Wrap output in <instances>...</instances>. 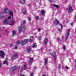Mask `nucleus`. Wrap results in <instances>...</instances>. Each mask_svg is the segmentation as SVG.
<instances>
[{
  "instance_id": "26",
  "label": "nucleus",
  "mask_w": 76,
  "mask_h": 76,
  "mask_svg": "<svg viewBox=\"0 0 76 76\" xmlns=\"http://www.w3.org/2000/svg\"><path fill=\"white\" fill-rule=\"evenodd\" d=\"M20 43H21V41H19L17 42H16V44H20Z\"/></svg>"
},
{
  "instance_id": "32",
  "label": "nucleus",
  "mask_w": 76,
  "mask_h": 76,
  "mask_svg": "<svg viewBox=\"0 0 76 76\" xmlns=\"http://www.w3.org/2000/svg\"><path fill=\"white\" fill-rule=\"evenodd\" d=\"M65 67L66 69H69V67H68V66H66Z\"/></svg>"
},
{
  "instance_id": "39",
  "label": "nucleus",
  "mask_w": 76,
  "mask_h": 76,
  "mask_svg": "<svg viewBox=\"0 0 76 76\" xmlns=\"http://www.w3.org/2000/svg\"><path fill=\"white\" fill-rule=\"evenodd\" d=\"M17 46H15V48H14V49H15V50H16L17 49Z\"/></svg>"
},
{
  "instance_id": "21",
  "label": "nucleus",
  "mask_w": 76,
  "mask_h": 76,
  "mask_svg": "<svg viewBox=\"0 0 76 76\" xmlns=\"http://www.w3.org/2000/svg\"><path fill=\"white\" fill-rule=\"evenodd\" d=\"M20 2L22 4H24L25 3V0H20Z\"/></svg>"
},
{
  "instance_id": "48",
  "label": "nucleus",
  "mask_w": 76,
  "mask_h": 76,
  "mask_svg": "<svg viewBox=\"0 0 76 76\" xmlns=\"http://www.w3.org/2000/svg\"><path fill=\"white\" fill-rule=\"evenodd\" d=\"M1 37V34H0V37Z\"/></svg>"
},
{
  "instance_id": "44",
  "label": "nucleus",
  "mask_w": 76,
  "mask_h": 76,
  "mask_svg": "<svg viewBox=\"0 0 76 76\" xmlns=\"http://www.w3.org/2000/svg\"><path fill=\"white\" fill-rule=\"evenodd\" d=\"M12 46H13V45L12 44H11L10 45V47H12Z\"/></svg>"
},
{
  "instance_id": "17",
  "label": "nucleus",
  "mask_w": 76,
  "mask_h": 76,
  "mask_svg": "<svg viewBox=\"0 0 76 76\" xmlns=\"http://www.w3.org/2000/svg\"><path fill=\"white\" fill-rule=\"evenodd\" d=\"M31 50V48L30 47L27 48V51L28 53H30Z\"/></svg>"
},
{
  "instance_id": "45",
  "label": "nucleus",
  "mask_w": 76,
  "mask_h": 76,
  "mask_svg": "<svg viewBox=\"0 0 76 76\" xmlns=\"http://www.w3.org/2000/svg\"><path fill=\"white\" fill-rule=\"evenodd\" d=\"M28 6L29 7H30V6H31V4H29Z\"/></svg>"
},
{
  "instance_id": "33",
  "label": "nucleus",
  "mask_w": 76,
  "mask_h": 76,
  "mask_svg": "<svg viewBox=\"0 0 76 76\" xmlns=\"http://www.w3.org/2000/svg\"><path fill=\"white\" fill-rule=\"evenodd\" d=\"M33 60V58H31L30 59V61H32Z\"/></svg>"
},
{
  "instance_id": "38",
  "label": "nucleus",
  "mask_w": 76,
  "mask_h": 76,
  "mask_svg": "<svg viewBox=\"0 0 76 76\" xmlns=\"http://www.w3.org/2000/svg\"><path fill=\"white\" fill-rule=\"evenodd\" d=\"M41 37H38V38H39V40H40V39H41Z\"/></svg>"
},
{
  "instance_id": "49",
  "label": "nucleus",
  "mask_w": 76,
  "mask_h": 76,
  "mask_svg": "<svg viewBox=\"0 0 76 76\" xmlns=\"http://www.w3.org/2000/svg\"><path fill=\"white\" fill-rule=\"evenodd\" d=\"M68 31H70V29H68Z\"/></svg>"
},
{
  "instance_id": "23",
  "label": "nucleus",
  "mask_w": 76,
  "mask_h": 76,
  "mask_svg": "<svg viewBox=\"0 0 76 76\" xmlns=\"http://www.w3.org/2000/svg\"><path fill=\"white\" fill-rule=\"evenodd\" d=\"M24 70H26L27 67H26V64L24 65Z\"/></svg>"
},
{
  "instance_id": "12",
  "label": "nucleus",
  "mask_w": 76,
  "mask_h": 76,
  "mask_svg": "<svg viewBox=\"0 0 76 76\" xmlns=\"http://www.w3.org/2000/svg\"><path fill=\"white\" fill-rule=\"evenodd\" d=\"M53 58H54V60L56 59V57H57V56H56V54L55 53H54L53 54Z\"/></svg>"
},
{
  "instance_id": "3",
  "label": "nucleus",
  "mask_w": 76,
  "mask_h": 76,
  "mask_svg": "<svg viewBox=\"0 0 76 76\" xmlns=\"http://www.w3.org/2000/svg\"><path fill=\"white\" fill-rule=\"evenodd\" d=\"M18 31L20 32H21L22 31H24L25 29H26V27L23 26V25H21V26H19L18 28Z\"/></svg>"
},
{
  "instance_id": "22",
  "label": "nucleus",
  "mask_w": 76,
  "mask_h": 76,
  "mask_svg": "<svg viewBox=\"0 0 76 76\" xmlns=\"http://www.w3.org/2000/svg\"><path fill=\"white\" fill-rule=\"evenodd\" d=\"M32 47L33 48H35L37 47V44L36 43H34Z\"/></svg>"
},
{
  "instance_id": "42",
  "label": "nucleus",
  "mask_w": 76,
  "mask_h": 76,
  "mask_svg": "<svg viewBox=\"0 0 76 76\" xmlns=\"http://www.w3.org/2000/svg\"><path fill=\"white\" fill-rule=\"evenodd\" d=\"M36 68L37 67H34L33 68V69H36Z\"/></svg>"
},
{
  "instance_id": "54",
  "label": "nucleus",
  "mask_w": 76,
  "mask_h": 76,
  "mask_svg": "<svg viewBox=\"0 0 76 76\" xmlns=\"http://www.w3.org/2000/svg\"><path fill=\"white\" fill-rule=\"evenodd\" d=\"M57 0V1H58V0Z\"/></svg>"
},
{
  "instance_id": "18",
  "label": "nucleus",
  "mask_w": 76,
  "mask_h": 76,
  "mask_svg": "<svg viewBox=\"0 0 76 76\" xmlns=\"http://www.w3.org/2000/svg\"><path fill=\"white\" fill-rule=\"evenodd\" d=\"M13 11H10L9 14L12 17V18H13Z\"/></svg>"
},
{
  "instance_id": "25",
  "label": "nucleus",
  "mask_w": 76,
  "mask_h": 76,
  "mask_svg": "<svg viewBox=\"0 0 76 76\" xmlns=\"http://www.w3.org/2000/svg\"><path fill=\"white\" fill-rule=\"evenodd\" d=\"M48 62V60H47V59H45V64H47V62Z\"/></svg>"
},
{
  "instance_id": "29",
  "label": "nucleus",
  "mask_w": 76,
  "mask_h": 76,
  "mask_svg": "<svg viewBox=\"0 0 76 76\" xmlns=\"http://www.w3.org/2000/svg\"><path fill=\"white\" fill-rule=\"evenodd\" d=\"M38 32H39L41 31V28H39L38 29Z\"/></svg>"
},
{
  "instance_id": "14",
  "label": "nucleus",
  "mask_w": 76,
  "mask_h": 76,
  "mask_svg": "<svg viewBox=\"0 0 76 76\" xmlns=\"http://www.w3.org/2000/svg\"><path fill=\"white\" fill-rule=\"evenodd\" d=\"M48 41V39H47V38H45L44 40V42L45 45H47V44Z\"/></svg>"
},
{
  "instance_id": "27",
  "label": "nucleus",
  "mask_w": 76,
  "mask_h": 76,
  "mask_svg": "<svg viewBox=\"0 0 76 76\" xmlns=\"http://www.w3.org/2000/svg\"><path fill=\"white\" fill-rule=\"evenodd\" d=\"M32 64V61H29L28 62V64H29V65H31Z\"/></svg>"
},
{
  "instance_id": "35",
  "label": "nucleus",
  "mask_w": 76,
  "mask_h": 76,
  "mask_svg": "<svg viewBox=\"0 0 76 76\" xmlns=\"http://www.w3.org/2000/svg\"><path fill=\"white\" fill-rule=\"evenodd\" d=\"M66 48V46H65L63 47V49L64 50H65V49Z\"/></svg>"
},
{
  "instance_id": "15",
  "label": "nucleus",
  "mask_w": 76,
  "mask_h": 76,
  "mask_svg": "<svg viewBox=\"0 0 76 76\" xmlns=\"http://www.w3.org/2000/svg\"><path fill=\"white\" fill-rule=\"evenodd\" d=\"M4 12H1V15H0V17L1 18H5V16H4V15H3V14H4Z\"/></svg>"
},
{
  "instance_id": "28",
  "label": "nucleus",
  "mask_w": 76,
  "mask_h": 76,
  "mask_svg": "<svg viewBox=\"0 0 76 76\" xmlns=\"http://www.w3.org/2000/svg\"><path fill=\"white\" fill-rule=\"evenodd\" d=\"M39 18V17H38V16H36V19H37V20H38Z\"/></svg>"
},
{
  "instance_id": "20",
  "label": "nucleus",
  "mask_w": 76,
  "mask_h": 76,
  "mask_svg": "<svg viewBox=\"0 0 76 76\" xmlns=\"http://www.w3.org/2000/svg\"><path fill=\"white\" fill-rule=\"evenodd\" d=\"M53 6L54 7H56V8H58L59 7V6L55 4H53Z\"/></svg>"
},
{
  "instance_id": "31",
  "label": "nucleus",
  "mask_w": 76,
  "mask_h": 76,
  "mask_svg": "<svg viewBox=\"0 0 76 76\" xmlns=\"http://www.w3.org/2000/svg\"><path fill=\"white\" fill-rule=\"evenodd\" d=\"M23 24H25V23H26V21H25V20L23 21Z\"/></svg>"
},
{
  "instance_id": "52",
  "label": "nucleus",
  "mask_w": 76,
  "mask_h": 76,
  "mask_svg": "<svg viewBox=\"0 0 76 76\" xmlns=\"http://www.w3.org/2000/svg\"><path fill=\"white\" fill-rule=\"evenodd\" d=\"M5 31V32H6V31Z\"/></svg>"
},
{
  "instance_id": "43",
  "label": "nucleus",
  "mask_w": 76,
  "mask_h": 76,
  "mask_svg": "<svg viewBox=\"0 0 76 76\" xmlns=\"http://www.w3.org/2000/svg\"><path fill=\"white\" fill-rule=\"evenodd\" d=\"M1 64H0V68H1Z\"/></svg>"
},
{
  "instance_id": "4",
  "label": "nucleus",
  "mask_w": 76,
  "mask_h": 76,
  "mask_svg": "<svg viewBox=\"0 0 76 76\" xmlns=\"http://www.w3.org/2000/svg\"><path fill=\"white\" fill-rule=\"evenodd\" d=\"M5 54L4 53V52L2 50H0V56L2 58H4V56Z\"/></svg>"
},
{
  "instance_id": "36",
  "label": "nucleus",
  "mask_w": 76,
  "mask_h": 76,
  "mask_svg": "<svg viewBox=\"0 0 76 76\" xmlns=\"http://www.w3.org/2000/svg\"><path fill=\"white\" fill-rule=\"evenodd\" d=\"M57 39L58 41H60V38H58Z\"/></svg>"
},
{
  "instance_id": "34",
  "label": "nucleus",
  "mask_w": 76,
  "mask_h": 76,
  "mask_svg": "<svg viewBox=\"0 0 76 76\" xmlns=\"http://www.w3.org/2000/svg\"><path fill=\"white\" fill-rule=\"evenodd\" d=\"M30 76H34V74L32 73H31L30 74Z\"/></svg>"
},
{
  "instance_id": "30",
  "label": "nucleus",
  "mask_w": 76,
  "mask_h": 76,
  "mask_svg": "<svg viewBox=\"0 0 76 76\" xmlns=\"http://www.w3.org/2000/svg\"><path fill=\"white\" fill-rule=\"evenodd\" d=\"M29 20V21H31V18L30 17L28 18Z\"/></svg>"
},
{
  "instance_id": "41",
  "label": "nucleus",
  "mask_w": 76,
  "mask_h": 76,
  "mask_svg": "<svg viewBox=\"0 0 76 76\" xmlns=\"http://www.w3.org/2000/svg\"><path fill=\"white\" fill-rule=\"evenodd\" d=\"M58 68L59 69H60V67H61L60 65H59L58 66Z\"/></svg>"
},
{
  "instance_id": "5",
  "label": "nucleus",
  "mask_w": 76,
  "mask_h": 76,
  "mask_svg": "<svg viewBox=\"0 0 76 76\" xmlns=\"http://www.w3.org/2000/svg\"><path fill=\"white\" fill-rule=\"evenodd\" d=\"M18 57V54H14L13 55V56L11 57V59L12 60H15L16 58H17Z\"/></svg>"
},
{
  "instance_id": "2",
  "label": "nucleus",
  "mask_w": 76,
  "mask_h": 76,
  "mask_svg": "<svg viewBox=\"0 0 76 76\" xmlns=\"http://www.w3.org/2000/svg\"><path fill=\"white\" fill-rule=\"evenodd\" d=\"M54 23H55V25H57L58 24V25H59L61 26V29L58 28V31L60 32H61V29H62L63 28H62V27H63V26L62 25H61V24L60 23H59V21H58V20H54Z\"/></svg>"
},
{
  "instance_id": "37",
  "label": "nucleus",
  "mask_w": 76,
  "mask_h": 76,
  "mask_svg": "<svg viewBox=\"0 0 76 76\" xmlns=\"http://www.w3.org/2000/svg\"><path fill=\"white\" fill-rule=\"evenodd\" d=\"M8 19H11V17L10 16H9L8 18Z\"/></svg>"
},
{
  "instance_id": "6",
  "label": "nucleus",
  "mask_w": 76,
  "mask_h": 76,
  "mask_svg": "<svg viewBox=\"0 0 76 76\" xmlns=\"http://www.w3.org/2000/svg\"><path fill=\"white\" fill-rule=\"evenodd\" d=\"M28 42V40L26 39L24 41H22V45H25L26 44H27V43Z\"/></svg>"
},
{
  "instance_id": "50",
  "label": "nucleus",
  "mask_w": 76,
  "mask_h": 76,
  "mask_svg": "<svg viewBox=\"0 0 76 76\" xmlns=\"http://www.w3.org/2000/svg\"><path fill=\"white\" fill-rule=\"evenodd\" d=\"M1 31V28H0V32Z\"/></svg>"
},
{
  "instance_id": "1",
  "label": "nucleus",
  "mask_w": 76,
  "mask_h": 76,
  "mask_svg": "<svg viewBox=\"0 0 76 76\" xmlns=\"http://www.w3.org/2000/svg\"><path fill=\"white\" fill-rule=\"evenodd\" d=\"M9 21L8 20V19H7L5 20L4 22V24H6V25H11L12 26L13 25L14 23H15V20H12L10 21V22L11 24H9Z\"/></svg>"
},
{
  "instance_id": "47",
  "label": "nucleus",
  "mask_w": 76,
  "mask_h": 76,
  "mask_svg": "<svg viewBox=\"0 0 76 76\" xmlns=\"http://www.w3.org/2000/svg\"><path fill=\"white\" fill-rule=\"evenodd\" d=\"M49 2H51V0H49Z\"/></svg>"
},
{
  "instance_id": "11",
  "label": "nucleus",
  "mask_w": 76,
  "mask_h": 76,
  "mask_svg": "<svg viewBox=\"0 0 76 76\" xmlns=\"http://www.w3.org/2000/svg\"><path fill=\"white\" fill-rule=\"evenodd\" d=\"M68 12L70 13H71V11H72V7L70 6L69 7V9H68Z\"/></svg>"
},
{
  "instance_id": "53",
  "label": "nucleus",
  "mask_w": 76,
  "mask_h": 76,
  "mask_svg": "<svg viewBox=\"0 0 76 76\" xmlns=\"http://www.w3.org/2000/svg\"><path fill=\"white\" fill-rule=\"evenodd\" d=\"M3 31L4 32V31Z\"/></svg>"
},
{
  "instance_id": "7",
  "label": "nucleus",
  "mask_w": 76,
  "mask_h": 76,
  "mask_svg": "<svg viewBox=\"0 0 76 76\" xmlns=\"http://www.w3.org/2000/svg\"><path fill=\"white\" fill-rule=\"evenodd\" d=\"M17 69H18V66H15L14 67H11L10 69V71H14V70H16Z\"/></svg>"
},
{
  "instance_id": "16",
  "label": "nucleus",
  "mask_w": 76,
  "mask_h": 76,
  "mask_svg": "<svg viewBox=\"0 0 76 76\" xmlns=\"http://www.w3.org/2000/svg\"><path fill=\"white\" fill-rule=\"evenodd\" d=\"M22 13L24 15H25V14H26V9H23L22 10Z\"/></svg>"
},
{
  "instance_id": "40",
  "label": "nucleus",
  "mask_w": 76,
  "mask_h": 76,
  "mask_svg": "<svg viewBox=\"0 0 76 76\" xmlns=\"http://www.w3.org/2000/svg\"><path fill=\"white\" fill-rule=\"evenodd\" d=\"M74 19H76V14H75Z\"/></svg>"
},
{
  "instance_id": "10",
  "label": "nucleus",
  "mask_w": 76,
  "mask_h": 76,
  "mask_svg": "<svg viewBox=\"0 0 76 76\" xmlns=\"http://www.w3.org/2000/svg\"><path fill=\"white\" fill-rule=\"evenodd\" d=\"M12 37H14L15 36V35H16V31L15 30H14L12 31Z\"/></svg>"
},
{
  "instance_id": "13",
  "label": "nucleus",
  "mask_w": 76,
  "mask_h": 76,
  "mask_svg": "<svg viewBox=\"0 0 76 76\" xmlns=\"http://www.w3.org/2000/svg\"><path fill=\"white\" fill-rule=\"evenodd\" d=\"M4 64H6V65H8L9 64V63L7 62V58L5 59V61H4Z\"/></svg>"
},
{
  "instance_id": "8",
  "label": "nucleus",
  "mask_w": 76,
  "mask_h": 76,
  "mask_svg": "<svg viewBox=\"0 0 76 76\" xmlns=\"http://www.w3.org/2000/svg\"><path fill=\"white\" fill-rule=\"evenodd\" d=\"M69 31L67 32L65 38V39L66 40H67L68 39V38L69 37Z\"/></svg>"
},
{
  "instance_id": "51",
  "label": "nucleus",
  "mask_w": 76,
  "mask_h": 76,
  "mask_svg": "<svg viewBox=\"0 0 76 76\" xmlns=\"http://www.w3.org/2000/svg\"><path fill=\"white\" fill-rule=\"evenodd\" d=\"M42 76H45V75H42Z\"/></svg>"
},
{
  "instance_id": "19",
  "label": "nucleus",
  "mask_w": 76,
  "mask_h": 76,
  "mask_svg": "<svg viewBox=\"0 0 76 76\" xmlns=\"http://www.w3.org/2000/svg\"><path fill=\"white\" fill-rule=\"evenodd\" d=\"M40 13H41V14H42V15H44V13H45V11L44 10H42L40 11Z\"/></svg>"
},
{
  "instance_id": "24",
  "label": "nucleus",
  "mask_w": 76,
  "mask_h": 76,
  "mask_svg": "<svg viewBox=\"0 0 76 76\" xmlns=\"http://www.w3.org/2000/svg\"><path fill=\"white\" fill-rule=\"evenodd\" d=\"M33 41V37H31V38L30 39L29 41L30 42H32Z\"/></svg>"
},
{
  "instance_id": "9",
  "label": "nucleus",
  "mask_w": 76,
  "mask_h": 76,
  "mask_svg": "<svg viewBox=\"0 0 76 76\" xmlns=\"http://www.w3.org/2000/svg\"><path fill=\"white\" fill-rule=\"evenodd\" d=\"M4 11L6 13H7L9 12V10L8 8H5L4 10Z\"/></svg>"
},
{
  "instance_id": "46",
  "label": "nucleus",
  "mask_w": 76,
  "mask_h": 76,
  "mask_svg": "<svg viewBox=\"0 0 76 76\" xmlns=\"http://www.w3.org/2000/svg\"><path fill=\"white\" fill-rule=\"evenodd\" d=\"M71 26H72L73 25V23H72L71 24Z\"/></svg>"
}]
</instances>
